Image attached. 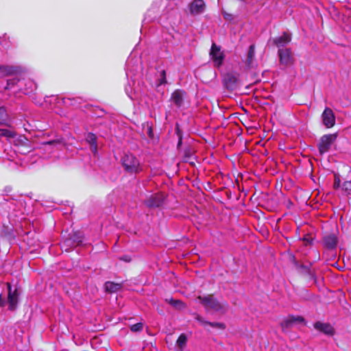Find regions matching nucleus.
I'll use <instances>...</instances> for the list:
<instances>
[{
  "instance_id": "f257e3e1",
  "label": "nucleus",
  "mask_w": 351,
  "mask_h": 351,
  "mask_svg": "<svg viewBox=\"0 0 351 351\" xmlns=\"http://www.w3.org/2000/svg\"><path fill=\"white\" fill-rule=\"evenodd\" d=\"M121 164L125 171L130 174H137L143 171L139 160L132 154H126L121 158Z\"/></svg>"
},
{
  "instance_id": "f03ea898",
  "label": "nucleus",
  "mask_w": 351,
  "mask_h": 351,
  "mask_svg": "<svg viewBox=\"0 0 351 351\" xmlns=\"http://www.w3.org/2000/svg\"><path fill=\"white\" fill-rule=\"evenodd\" d=\"M197 300L203 304L206 310H213L215 312L225 313L227 304L220 302L213 295L198 296Z\"/></svg>"
},
{
  "instance_id": "7ed1b4c3",
  "label": "nucleus",
  "mask_w": 351,
  "mask_h": 351,
  "mask_svg": "<svg viewBox=\"0 0 351 351\" xmlns=\"http://www.w3.org/2000/svg\"><path fill=\"white\" fill-rule=\"evenodd\" d=\"M337 138V134H328L322 136L317 144V147L320 155L329 152L332 144L336 141Z\"/></svg>"
},
{
  "instance_id": "20e7f679",
  "label": "nucleus",
  "mask_w": 351,
  "mask_h": 351,
  "mask_svg": "<svg viewBox=\"0 0 351 351\" xmlns=\"http://www.w3.org/2000/svg\"><path fill=\"white\" fill-rule=\"evenodd\" d=\"M278 56L280 63L284 66H291L294 63V58L292 51L285 47V45H281L278 49Z\"/></svg>"
},
{
  "instance_id": "39448f33",
  "label": "nucleus",
  "mask_w": 351,
  "mask_h": 351,
  "mask_svg": "<svg viewBox=\"0 0 351 351\" xmlns=\"http://www.w3.org/2000/svg\"><path fill=\"white\" fill-rule=\"evenodd\" d=\"M296 324L305 325L306 322L304 318L300 315H289L282 320L280 326L283 331H287L288 329Z\"/></svg>"
},
{
  "instance_id": "423d86ee",
  "label": "nucleus",
  "mask_w": 351,
  "mask_h": 351,
  "mask_svg": "<svg viewBox=\"0 0 351 351\" xmlns=\"http://www.w3.org/2000/svg\"><path fill=\"white\" fill-rule=\"evenodd\" d=\"M6 285H7L8 290V310L13 311L17 307L19 293L16 288H15L14 290H12V286L10 282H7Z\"/></svg>"
},
{
  "instance_id": "0eeeda50",
  "label": "nucleus",
  "mask_w": 351,
  "mask_h": 351,
  "mask_svg": "<svg viewBox=\"0 0 351 351\" xmlns=\"http://www.w3.org/2000/svg\"><path fill=\"white\" fill-rule=\"evenodd\" d=\"M210 56L215 66L219 67L222 64L224 53L219 45H212Z\"/></svg>"
},
{
  "instance_id": "6e6552de",
  "label": "nucleus",
  "mask_w": 351,
  "mask_h": 351,
  "mask_svg": "<svg viewBox=\"0 0 351 351\" xmlns=\"http://www.w3.org/2000/svg\"><path fill=\"white\" fill-rule=\"evenodd\" d=\"M322 120L323 124L327 128H330L335 124V115L332 110L328 107H326L322 114Z\"/></svg>"
},
{
  "instance_id": "1a4fd4ad",
  "label": "nucleus",
  "mask_w": 351,
  "mask_h": 351,
  "mask_svg": "<svg viewBox=\"0 0 351 351\" xmlns=\"http://www.w3.org/2000/svg\"><path fill=\"white\" fill-rule=\"evenodd\" d=\"M165 196L162 193H155L145 201V204L148 207H159L164 202Z\"/></svg>"
},
{
  "instance_id": "9d476101",
  "label": "nucleus",
  "mask_w": 351,
  "mask_h": 351,
  "mask_svg": "<svg viewBox=\"0 0 351 351\" xmlns=\"http://www.w3.org/2000/svg\"><path fill=\"white\" fill-rule=\"evenodd\" d=\"M205 3L203 0H193L189 4L190 13L192 15H197L202 13L205 9Z\"/></svg>"
},
{
  "instance_id": "9b49d317",
  "label": "nucleus",
  "mask_w": 351,
  "mask_h": 351,
  "mask_svg": "<svg viewBox=\"0 0 351 351\" xmlns=\"http://www.w3.org/2000/svg\"><path fill=\"white\" fill-rule=\"evenodd\" d=\"M315 328L323 332L326 335H332L334 333V329L332 326L327 323H322L321 322H317L314 324Z\"/></svg>"
},
{
  "instance_id": "f8f14e48",
  "label": "nucleus",
  "mask_w": 351,
  "mask_h": 351,
  "mask_svg": "<svg viewBox=\"0 0 351 351\" xmlns=\"http://www.w3.org/2000/svg\"><path fill=\"white\" fill-rule=\"evenodd\" d=\"M19 71V69L16 66H5V65L0 66V76L1 77L12 75L17 73Z\"/></svg>"
},
{
  "instance_id": "ddd939ff",
  "label": "nucleus",
  "mask_w": 351,
  "mask_h": 351,
  "mask_svg": "<svg viewBox=\"0 0 351 351\" xmlns=\"http://www.w3.org/2000/svg\"><path fill=\"white\" fill-rule=\"evenodd\" d=\"M171 100L178 108H180L183 104V92L181 90H176L171 96Z\"/></svg>"
},
{
  "instance_id": "4468645a",
  "label": "nucleus",
  "mask_w": 351,
  "mask_h": 351,
  "mask_svg": "<svg viewBox=\"0 0 351 351\" xmlns=\"http://www.w3.org/2000/svg\"><path fill=\"white\" fill-rule=\"evenodd\" d=\"M323 242L325 247L328 249H333L337 246V238L335 234H330L324 237Z\"/></svg>"
},
{
  "instance_id": "2eb2a0df",
  "label": "nucleus",
  "mask_w": 351,
  "mask_h": 351,
  "mask_svg": "<svg viewBox=\"0 0 351 351\" xmlns=\"http://www.w3.org/2000/svg\"><path fill=\"white\" fill-rule=\"evenodd\" d=\"M21 84L19 85V87H21ZM25 87L23 89L22 88H20V89L23 90V93L25 94H29L32 93L33 90L36 89V84L33 82L31 80H27L25 82Z\"/></svg>"
},
{
  "instance_id": "dca6fc26",
  "label": "nucleus",
  "mask_w": 351,
  "mask_h": 351,
  "mask_svg": "<svg viewBox=\"0 0 351 351\" xmlns=\"http://www.w3.org/2000/svg\"><path fill=\"white\" fill-rule=\"evenodd\" d=\"M0 125H9V116L5 107H0Z\"/></svg>"
},
{
  "instance_id": "f3484780",
  "label": "nucleus",
  "mask_w": 351,
  "mask_h": 351,
  "mask_svg": "<svg viewBox=\"0 0 351 351\" xmlns=\"http://www.w3.org/2000/svg\"><path fill=\"white\" fill-rule=\"evenodd\" d=\"M291 40V36L288 32H284L282 35L274 40V44H288Z\"/></svg>"
},
{
  "instance_id": "a211bd4d",
  "label": "nucleus",
  "mask_w": 351,
  "mask_h": 351,
  "mask_svg": "<svg viewBox=\"0 0 351 351\" xmlns=\"http://www.w3.org/2000/svg\"><path fill=\"white\" fill-rule=\"evenodd\" d=\"M166 301L178 310H182L186 307V304L180 300L169 298L166 299Z\"/></svg>"
},
{
  "instance_id": "6ab92c4d",
  "label": "nucleus",
  "mask_w": 351,
  "mask_h": 351,
  "mask_svg": "<svg viewBox=\"0 0 351 351\" xmlns=\"http://www.w3.org/2000/svg\"><path fill=\"white\" fill-rule=\"evenodd\" d=\"M104 287L107 292L114 293L119 290L121 286L120 284L114 283L112 282H106L104 285Z\"/></svg>"
},
{
  "instance_id": "aec40b11",
  "label": "nucleus",
  "mask_w": 351,
  "mask_h": 351,
  "mask_svg": "<svg viewBox=\"0 0 351 351\" xmlns=\"http://www.w3.org/2000/svg\"><path fill=\"white\" fill-rule=\"evenodd\" d=\"M187 343V337L185 334L182 333L181 334L177 341H176V346L179 348L180 351H182L184 348L186 346Z\"/></svg>"
},
{
  "instance_id": "412c9836",
  "label": "nucleus",
  "mask_w": 351,
  "mask_h": 351,
  "mask_svg": "<svg viewBox=\"0 0 351 351\" xmlns=\"http://www.w3.org/2000/svg\"><path fill=\"white\" fill-rule=\"evenodd\" d=\"M82 240L80 239V240H75V239H66L63 241L62 243V247L65 249V250H68L69 248L68 247L69 246H73V245H78L80 244V243H82Z\"/></svg>"
},
{
  "instance_id": "4be33fe9",
  "label": "nucleus",
  "mask_w": 351,
  "mask_h": 351,
  "mask_svg": "<svg viewBox=\"0 0 351 351\" xmlns=\"http://www.w3.org/2000/svg\"><path fill=\"white\" fill-rule=\"evenodd\" d=\"M16 133L14 131L8 129H0V136L5 137L7 139L15 138Z\"/></svg>"
},
{
  "instance_id": "5701e85b",
  "label": "nucleus",
  "mask_w": 351,
  "mask_h": 351,
  "mask_svg": "<svg viewBox=\"0 0 351 351\" xmlns=\"http://www.w3.org/2000/svg\"><path fill=\"white\" fill-rule=\"evenodd\" d=\"M20 83L23 84V82H21L20 80H19L17 77H14L12 79H10L8 80L7 86L5 87L6 89L12 88L15 84Z\"/></svg>"
},
{
  "instance_id": "b1692460",
  "label": "nucleus",
  "mask_w": 351,
  "mask_h": 351,
  "mask_svg": "<svg viewBox=\"0 0 351 351\" xmlns=\"http://www.w3.org/2000/svg\"><path fill=\"white\" fill-rule=\"evenodd\" d=\"M255 55L254 45H250L248 54H247V62L248 64H251Z\"/></svg>"
},
{
  "instance_id": "393cba45",
  "label": "nucleus",
  "mask_w": 351,
  "mask_h": 351,
  "mask_svg": "<svg viewBox=\"0 0 351 351\" xmlns=\"http://www.w3.org/2000/svg\"><path fill=\"white\" fill-rule=\"evenodd\" d=\"M159 84H165L167 83V79H166V71L165 70L162 69L159 71Z\"/></svg>"
},
{
  "instance_id": "a878e982",
  "label": "nucleus",
  "mask_w": 351,
  "mask_h": 351,
  "mask_svg": "<svg viewBox=\"0 0 351 351\" xmlns=\"http://www.w3.org/2000/svg\"><path fill=\"white\" fill-rule=\"evenodd\" d=\"M342 189L346 193L347 195L351 196V182H344L342 186Z\"/></svg>"
},
{
  "instance_id": "bb28decb",
  "label": "nucleus",
  "mask_w": 351,
  "mask_h": 351,
  "mask_svg": "<svg viewBox=\"0 0 351 351\" xmlns=\"http://www.w3.org/2000/svg\"><path fill=\"white\" fill-rule=\"evenodd\" d=\"M97 138L95 134L92 133H89L87 136V141L90 143L91 145H94L95 149H96V141Z\"/></svg>"
},
{
  "instance_id": "cd10ccee",
  "label": "nucleus",
  "mask_w": 351,
  "mask_h": 351,
  "mask_svg": "<svg viewBox=\"0 0 351 351\" xmlns=\"http://www.w3.org/2000/svg\"><path fill=\"white\" fill-rule=\"evenodd\" d=\"M208 325L212 327L217 328L221 329V330H223L226 328V325L223 323L209 322Z\"/></svg>"
},
{
  "instance_id": "c85d7f7f",
  "label": "nucleus",
  "mask_w": 351,
  "mask_h": 351,
  "mask_svg": "<svg viewBox=\"0 0 351 351\" xmlns=\"http://www.w3.org/2000/svg\"><path fill=\"white\" fill-rule=\"evenodd\" d=\"M130 330L132 332H138L143 330V324L142 323H136L133 324L130 327Z\"/></svg>"
},
{
  "instance_id": "c756f323",
  "label": "nucleus",
  "mask_w": 351,
  "mask_h": 351,
  "mask_svg": "<svg viewBox=\"0 0 351 351\" xmlns=\"http://www.w3.org/2000/svg\"><path fill=\"white\" fill-rule=\"evenodd\" d=\"M195 319H196V320H197V321H198V322H199V323L201 325H202V326H206V325H208L209 322L206 321L204 319H203V318H202L200 315H196Z\"/></svg>"
},
{
  "instance_id": "7c9ffc66",
  "label": "nucleus",
  "mask_w": 351,
  "mask_h": 351,
  "mask_svg": "<svg viewBox=\"0 0 351 351\" xmlns=\"http://www.w3.org/2000/svg\"><path fill=\"white\" fill-rule=\"evenodd\" d=\"M74 99L71 98H63L62 103L66 106L74 105Z\"/></svg>"
},
{
  "instance_id": "2f4dec72",
  "label": "nucleus",
  "mask_w": 351,
  "mask_h": 351,
  "mask_svg": "<svg viewBox=\"0 0 351 351\" xmlns=\"http://www.w3.org/2000/svg\"><path fill=\"white\" fill-rule=\"evenodd\" d=\"M340 186V180L339 178H335L334 181V188L338 189Z\"/></svg>"
},
{
  "instance_id": "473e14b6",
  "label": "nucleus",
  "mask_w": 351,
  "mask_h": 351,
  "mask_svg": "<svg viewBox=\"0 0 351 351\" xmlns=\"http://www.w3.org/2000/svg\"><path fill=\"white\" fill-rule=\"evenodd\" d=\"M5 304H6V302L3 298L2 294H0V306L1 307L5 306Z\"/></svg>"
},
{
  "instance_id": "72a5a7b5",
  "label": "nucleus",
  "mask_w": 351,
  "mask_h": 351,
  "mask_svg": "<svg viewBox=\"0 0 351 351\" xmlns=\"http://www.w3.org/2000/svg\"><path fill=\"white\" fill-rule=\"evenodd\" d=\"M304 267L305 269H306V271H307V272H308V274H310V272H311V271H310V268H309V267Z\"/></svg>"
},
{
  "instance_id": "f704fd0d",
  "label": "nucleus",
  "mask_w": 351,
  "mask_h": 351,
  "mask_svg": "<svg viewBox=\"0 0 351 351\" xmlns=\"http://www.w3.org/2000/svg\"><path fill=\"white\" fill-rule=\"evenodd\" d=\"M121 260H124V261H128L127 258H121Z\"/></svg>"
}]
</instances>
